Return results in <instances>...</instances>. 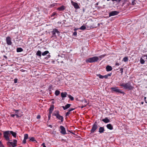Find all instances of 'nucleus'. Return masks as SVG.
Segmentation results:
<instances>
[{
  "instance_id": "obj_38",
  "label": "nucleus",
  "mask_w": 147,
  "mask_h": 147,
  "mask_svg": "<svg viewBox=\"0 0 147 147\" xmlns=\"http://www.w3.org/2000/svg\"><path fill=\"white\" fill-rule=\"evenodd\" d=\"M73 35L74 36H76L77 35V32L76 31L74 32L73 33Z\"/></svg>"
},
{
  "instance_id": "obj_36",
  "label": "nucleus",
  "mask_w": 147,
  "mask_h": 147,
  "mask_svg": "<svg viewBox=\"0 0 147 147\" xmlns=\"http://www.w3.org/2000/svg\"><path fill=\"white\" fill-rule=\"evenodd\" d=\"M56 14V12H53V14H52V15H51V17H53Z\"/></svg>"
},
{
  "instance_id": "obj_49",
  "label": "nucleus",
  "mask_w": 147,
  "mask_h": 147,
  "mask_svg": "<svg viewBox=\"0 0 147 147\" xmlns=\"http://www.w3.org/2000/svg\"><path fill=\"white\" fill-rule=\"evenodd\" d=\"M111 74H108L107 75V76L108 77V76H111Z\"/></svg>"
},
{
  "instance_id": "obj_45",
  "label": "nucleus",
  "mask_w": 147,
  "mask_h": 147,
  "mask_svg": "<svg viewBox=\"0 0 147 147\" xmlns=\"http://www.w3.org/2000/svg\"><path fill=\"white\" fill-rule=\"evenodd\" d=\"M42 146H43V147H46V146L45 145V144L44 143H43L42 144Z\"/></svg>"
},
{
  "instance_id": "obj_1",
  "label": "nucleus",
  "mask_w": 147,
  "mask_h": 147,
  "mask_svg": "<svg viewBox=\"0 0 147 147\" xmlns=\"http://www.w3.org/2000/svg\"><path fill=\"white\" fill-rule=\"evenodd\" d=\"M120 86H122L124 89L128 90H131L134 88V87L131 86V83L129 82L125 83L120 84Z\"/></svg>"
},
{
  "instance_id": "obj_57",
  "label": "nucleus",
  "mask_w": 147,
  "mask_h": 147,
  "mask_svg": "<svg viewBox=\"0 0 147 147\" xmlns=\"http://www.w3.org/2000/svg\"><path fill=\"white\" fill-rule=\"evenodd\" d=\"M121 0H118V1L119 2L121 1Z\"/></svg>"
},
{
  "instance_id": "obj_35",
  "label": "nucleus",
  "mask_w": 147,
  "mask_h": 147,
  "mask_svg": "<svg viewBox=\"0 0 147 147\" xmlns=\"http://www.w3.org/2000/svg\"><path fill=\"white\" fill-rule=\"evenodd\" d=\"M30 141H35L34 138L33 137H32L31 138H30Z\"/></svg>"
},
{
  "instance_id": "obj_10",
  "label": "nucleus",
  "mask_w": 147,
  "mask_h": 147,
  "mask_svg": "<svg viewBox=\"0 0 147 147\" xmlns=\"http://www.w3.org/2000/svg\"><path fill=\"white\" fill-rule=\"evenodd\" d=\"M60 129H61L60 132L62 134L65 135L66 134L65 129L64 127L62 126H60Z\"/></svg>"
},
{
  "instance_id": "obj_34",
  "label": "nucleus",
  "mask_w": 147,
  "mask_h": 147,
  "mask_svg": "<svg viewBox=\"0 0 147 147\" xmlns=\"http://www.w3.org/2000/svg\"><path fill=\"white\" fill-rule=\"evenodd\" d=\"M142 58L144 59H146V61H147V55H145L142 57Z\"/></svg>"
},
{
  "instance_id": "obj_55",
  "label": "nucleus",
  "mask_w": 147,
  "mask_h": 147,
  "mask_svg": "<svg viewBox=\"0 0 147 147\" xmlns=\"http://www.w3.org/2000/svg\"><path fill=\"white\" fill-rule=\"evenodd\" d=\"M69 111L68 112H71V110L70 109H69Z\"/></svg>"
},
{
  "instance_id": "obj_3",
  "label": "nucleus",
  "mask_w": 147,
  "mask_h": 147,
  "mask_svg": "<svg viewBox=\"0 0 147 147\" xmlns=\"http://www.w3.org/2000/svg\"><path fill=\"white\" fill-rule=\"evenodd\" d=\"M98 58L97 57H94L87 59L86 61L87 63H92L97 61L98 60Z\"/></svg>"
},
{
  "instance_id": "obj_54",
  "label": "nucleus",
  "mask_w": 147,
  "mask_h": 147,
  "mask_svg": "<svg viewBox=\"0 0 147 147\" xmlns=\"http://www.w3.org/2000/svg\"><path fill=\"white\" fill-rule=\"evenodd\" d=\"M112 0L113 1H118V0Z\"/></svg>"
},
{
  "instance_id": "obj_33",
  "label": "nucleus",
  "mask_w": 147,
  "mask_h": 147,
  "mask_svg": "<svg viewBox=\"0 0 147 147\" xmlns=\"http://www.w3.org/2000/svg\"><path fill=\"white\" fill-rule=\"evenodd\" d=\"M16 116L17 117H21L22 116V115L21 114H19L18 113L16 114Z\"/></svg>"
},
{
  "instance_id": "obj_22",
  "label": "nucleus",
  "mask_w": 147,
  "mask_h": 147,
  "mask_svg": "<svg viewBox=\"0 0 147 147\" xmlns=\"http://www.w3.org/2000/svg\"><path fill=\"white\" fill-rule=\"evenodd\" d=\"M17 51L18 52H22L23 51V49L21 48H18L17 49Z\"/></svg>"
},
{
  "instance_id": "obj_11",
  "label": "nucleus",
  "mask_w": 147,
  "mask_h": 147,
  "mask_svg": "<svg viewBox=\"0 0 147 147\" xmlns=\"http://www.w3.org/2000/svg\"><path fill=\"white\" fill-rule=\"evenodd\" d=\"M71 3L75 9H78L80 8V7L77 3L71 1Z\"/></svg>"
},
{
  "instance_id": "obj_44",
  "label": "nucleus",
  "mask_w": 147,
  "mask_h": 147,
  "mask_svg": "<svg viewBox=\"0 0 147 147\" xmlns=\"http://www.w3.org/2000/svg\"><path fill=\"white\" fill-rule=\"evenodd\" d=\"M14 111H15V113L16 114L18 113V110H14Z\"/></svg>"
},
{
  "instance_id": "obj_21",
  "label": "nucleus",
  "mask_w": 147,
  "mask_h": 147,
  "mask_svg": "<svg viewBox=\"0 0 147 147\" xmlns=\"http://www.w3.org/2000/svg\"><path fill=\"white\" fill-rule=\"evenodd\" d=\"M10 134H11L15 138L16 137V133L13 132L12 131H10Z\"/></svg>"
},
{
  "instance_id": "obj_5",
  "label": "nucleus",
  "mask_w": 147,
  "mask_h": 147,
  "mask_svg": "<svg viewBox=\"0 0 147 147\" xmlns=\"http://www.w3.org/2000/svg\"><path fill=\"white\" fill-rule=\"evenodd\" d=\"M17 142V140H14L13 142H7V144L9 147H15L16 146Z\"/></svg>"
},
{
  "instance_id": "obj_47",
  "label": "nucleus",
  "mask_w": 147,
  "mask_h": 147,
  "mask_svg": "<svg viewBox=\"0 0 147 147\" xmlns=\"http://www.w3.org/2000/svg\"><path fill=\"white\" fill-rule=\"evenodd\" d=\"M15 115H16V114L15 115H14V114H12L11 115V117H13Z\"/></svg>"
},
{
  "instance_id": "obj_50",
  "label": "nucleus",
  "mask_w": 147,
  "mask_h": 147,
  "mask_svg": "<svg viewBox=\"0 0 147 147\" xmlns=\"http://www.w3.org/2000/svg\"><path fill=\"white\" fill-rule=\"evenodd\" d=\"M119 63H116V64H115V65H116L119 66Z\"/></svg>"
},
{
  "instance_id": "obj_40",
  "label": "nucleus",
  "mask_w": 147,
  "mask_h": 147,
  "mask_svg": "<svg viewBox=\"0 0 147 147\" xmlns=\"http://www.w3.org/2000/svg\"><path fill=\"white\" fill-rule=\"evenodd\" d=\"M70 114V113L69 112H67V113L66 114L65 116H67L69 114Z\"/></svg>"
},
{
  "instance_id": "obj_52",
  "label": "nucleus",
  "mask_w": 147,
  "mask_h": 147,
  "mask_svg": "<svg viewBox=\"0 0 147 147\" xmlns=\"http://www.w3.org/2000/svg\"><path fill=\"white\" fill-rule=\"evenodd\" d=\"M78 29V28H75L74 29V30L75 31H76V30H77Z\"/></svg>"
},
{
  "instance_id": "obj_28",
  "label": "nucleus",
  "mask_w": 147,
  "mask_h": 147,
  "mask_svg": "<svg viewBox=\"0 0 147 147\" xmlns=\"http://www.w3.org/2000/svg\"><path fill=\"white\" fill-rule=\"evenodd\" d=\"M128 60V58L127 57H125L123 58V61L124 62H127Z\"/></svg>"
},
{
  "instance_id": "obj_20",
  "label": "nucleus",
  "mask_w": 147,
  "mask_h": 147,
  "mask_svg": "<svg viewBox=\"0 0 147 147\" xmlns=\"http://www.w3.org/2000/svg\"><path fill=\"white\" fill-rule=\"evenodd\" d=\"M65 7L64 6H62L61 7L58 8L57 9L59 11H62L65 9Z\"/></svg>"
},
{
  "instance_id": "obj_27",
  "label": "nucleus",
  "mask_w": 147,
  "mask_h": 147,
  "mask_svg": "<svg viewBox=\"0 0 147 147\" xmlns=\"http://www.w3.org/2000/svg\"><path fill=\"white\" fill-rule=\"evenodd\" d=\"M86 27L84 26H82L80 28V29L82 30H84L86 29Z\"/></svg>"
},
{
  "instance_id": "obj_25",
  "label": "nucleus",
  "mask_w": 147,
  "mask_h": 147,
  "mask_svg": "<svg viewBox=\"0 0 147 147\" xmlns=\"http://www.w3.org/2000/svg\"><path fill=\"white\" fill-rule=\"evenodd\" d=\"M145 61L144 60V59H143L142 58H141L140 59V63L142 64H143L144 63Z\"/></svg>"
},
{
  "instance_id": "obj_53",
  "label": "nucleus",
  "mask_w": 147,
  "mask_h": 147,
  "mask_svg": "<svg viewBox=\"0 0 147 147\" xmlns=\"http://www.w3.org/2000/svg\"><path fill=\"white\" fill-rule=\"evenodd\" d=\"M146 97H144V99L145 100V102H146V103H147V102H146V100H146Z\"/></svg>"
},
{
  "instance_id": "obj_2",
  "label": "nucleus",
  "mask_w": 147,
  "mask_h": 147,
  "mask_svg": "<svg viewBox=\"0 0 147 147\" xmlns=\"http://www.w3.org/2000/svg\"><path fill=\"white\" fill-rule=\"evenodd\" d=\"M53 115L56 116L57 118L61 120V122H63V118L62 116H61L59 114V112L58 111H54Z\"/></svg>"
},
{
  "instance_id": "obj_41",
  "label": "nucleus",
  "mask_w": 147,
  "mask_h": 147,
  "mask_svg": "<svg viewBox=\"0 0 147 147\" xmlns=\"http://www.w3.org/2000/svg\"><path fill=\"white\" fill-rule=\"evenodd\" d=\"M108 76H107V75H105V76H103V78H108Z\"/></svg>"
},
{
  "instance_id": "obj_56",
  "label": "nucleus",
  "mask_w": 147,
  "mask_h": 147,
  "mask_svg": "<svg viewBox=\"0 0 147 147\" xmlns=\"http://www.w3.org/2000/svg\"><path fill=\"white\" fill-rule=\"evenodd\" d=\"M2 135V134L0 133V137Z\"/></svg>"
},
{
  "instance_id": "obj_14",
  "label": "nucleus",
  "mask_w": 147,
  "mask_h": 147,
  "mask_svg": "<svg viewBox=\"0 0 147 147\" xmlns=\"http://www.w3.org/2000/svg\"><path fill=\"white\" fill-rule=\"evenodd\" d=\"M107 127L108 129L110 130H112L113 129V126L110 124H107Z\"/></svg>"
},
{
  "instance_id": "obj_4",
  "label": "nucleus",
  "mask_w": 147,
  "mask_h": 147,
  "mask_svg": "<svg viewBox=\"0 0 147 147\" xmlns=\"http://www.w3.org/2000/svg\"><path fill=\"white\" fill-rule=\"evenodd\" d=\"M3 137L7 141L9 140V137L10 135V131H5L3 133Z\"/></svg>"
},
{
  "instance_id": "obj_8",
  "label": "nucleus",
  "mask_w": 147,
  "mask_h": 147,
  "mask_svg": "<svg viewBox=\"0 0 147 147\" xmlns=\"http://www.w3.org/2000/svg\"><path fill=\"white\" fill-rule=\"evenodd\" d=\"M119 13V12L117 11H111L109 13V16L110 17L112 16H113L116 15H117Z\"/></svg>"
},
{
  "instance_id": "obj_31",
  "label": "nucleus",
  "mask_w": 147,
  "mask_h": 147,
  "mask_svg": "<svg viewBox=\"0 0 147 147\" xmlns=\"http://www.w3.org/2000/svg\"><path fill=\"white\" fill-rule=\"evenodd\" d=\"M28 138V135L27 134H26L24 135V139L27 140Z\"/></svg>"
},
{
  "instance_id": "obj_15",
  "label": "nucleus",
  "mask_w": 147,
  "mask_h": 147,
  "mask_svg": "<svg viewBox=\"0 0 147 147\" xmlns=\"http://www.w3.org/2000/svg\"><path fill=\"white\" fill-rule=\"evenodd\" d=\"M102 121L105 123H107L110 122V120L107 117H106L104 119H102Z\"/></svg>"
},
{
  "instance_id": "obj_29",
  "label": "nucleus",
  "mask_w": 147,
  "mask_h": 147,
  "mask_svg": "<svg viewBox=\"0 0 147 147\" xmlns=\"http://www.w3.org/2000/svg\"><path fill=\"white\" fill-rule=\"evenodd\" d=\"M68 96L69 98L71 99V100H74V98L73 97L71 96L70 95H68Z\"/></svg>"
},
{
  "instance_id": "obj_16",
  "label": "nucleus",
  "mask_w": 147,
  "mask_h": 147,
  "mask_svg": "<svg viewBox=\"0 0 147 147\" xmlns=\"http://www.w3.org/2000/svg\"><path fill=\"white\" fill-rule=\"evenodd\" d=\"M105 130L104 128L103 127H100L99 129V132L100 133H102L104 132Z\"/></svg>"
},
{
  "instance_id": "obj_48",
  "label": "nucleus",
  "mask_w": 147,
  "mask_h": 147,
  "mask_svg": "<svg viewBox=\"0 0 147 147\" xmlns=\"http://www.w3.org/2000/svg\"><path fill=\"white\" fill-rule=\"evenodd\" d=\"M120 71H121V73H122L123 72V69L121 68L120 69Z\"/></svg>"
},
{
  "instance_id": "obj_43",
  "label": "nucleus",
  "mask_w": 147,
  "mask_h": 147,
  "mask_svg": "<svg viewBox=\"0 0 147 147\" xmlns=\"http://www.w3.org/2000/svg\"><path fill=\"white\" fill-rule=\"evenodd\" d=\"M17 82V80L16 79H15L14 80V82L15 83H16Z\"/></svg>"
},
{
  "instance_id": "obj_24",
  "label": "nucleus",
  "mask_w": 147,
  "mask_h": 147,
  "mask_svg": "<svg viewBox=\"0 0 147 147\" xmlns=\"http://www.w3.org/2000/svg\"><path fill=\"white\" fill-rule=\"evenodd\" d=\"M49 53V51H45L44 52L42 53V55L43 56H45L47 54H48Z\"/></svg>"
},
{
  "instance_id": "obj_39",
  "label": "nucleus",
  "mask_w": 147,
  "mask_h": 147,
  "mask_svg": "<svg viewBox=\"0 0 147 147\" xmlns=\"http://www.w3.org/2000/svg\"><path fill=\"white\" fill-rule=\"evenodd\" d=\"M23 143L25 144L26 143V140L24 139L23 141Z\"/></svg>"
},
{
  "instance_id": "obj_46",
  "label": "nucleus",
  "mask_w": 147,
  "mask_h": 147,
  "mask_svg": "<svg viewBox=\"0 0 147 147\" xmlns=\"http://www.w3.org/2000/svg\"><path fill=\"white\" fill-rule=\"evenodd\" d=\"M86 106V105H83L81 106V108H83L84 107H85Z\"/></svg>"
},
{
  "instance_id": "obj_42",
  "label": "nucleus",
  "mask_w": 147,
  "mask_h": 147,
  "mask_svg": "<svg viewBox=\"0 0 147 147\" xmlns=\"http://www.w3.org/2000/svg\"><path fill=\"white\" fill-rule=\"evenodd\" d=\"M40 118V116L39 115H38L37 116V118L38 119H39Z\"/></svg>"
},
{
  "instance_id": "obj_32",
  "label": "nucleus",
  "mask_w": 147,
  "mask_h": 147,
  "mask_svg": "<svg viewBox=\"0 0 147 147\" xmlns=\"http://www.w3.org/2000/svg\"><path fill=\"white\" fill-rule=\"evenodd\" d=\"M97 76H98L100 78V79H103V76L101 75L100 74H97Z\"/></svg>"
},
{
  "instance_id": "obj_30",
  "label": "nucleus",
  "mask_w": 147,
  "mask_h": 147,
  "mask_svg": "<svg viewBox=\"0 0 147 147\" xmlns=\"http://www.w3.org/2000/svg\"><path fill=\"white\" fill-rule=\"evenodd\" d=\"M83 103H84V105H86V106L88 104V103L86 99H84L82 101Z\"/></svg>"
},
{
  "instance_id": "obj_12",
  "label": "nucleus",
  "mask_w": 147,
  "mask_h": 147,
  "mask_svg": "<svg viewBox=\"0 0 147 147\" xmlns=\"http://www.w3.org/2000/svg\"><path fill=\"white\" fill-rule=\"evenodd\" d=\"M7 43L9 45H11L12 42L11 38L9 37H7L6 38Z\"/></svg>"
},
{
  "instance_id": "obj_58",
  "label": "nucleus",
  "mask_w": 147,
  "mask_h": 147,
  "mask_svg": "<svg viewBox=\"0 0 147 147\" xmlns=\"http://www.w3.org/2000/svg\"><path fill=\"white\" fill-rule=\"evenodd\" d=\"M142 104H143V102H142Z\"/></svg>"
},
{
  "instance_id": "obj_23",
  "label": "nucleus",
  "mask_w": 147,
  "mask_h": 147,
  "mask_svg": "<svg viewBox=\"0 0 147 147\" xmlns=\"http://www.w3.org/2000/svg\"><path fill=\"white\" fill-rule=\"evenodd\" d=\"M41 52L40 51H38L36 53V55L37 56H38L39 57H41Z\"/></svg>"
},
{
  "instance_id": "obj_37",
  "label": "nucleus",
  "mask_w": 147,
  "mask_h": 147,
  "mask_svg": "<svg viewBox=\"0 0 147 147\" xmlns=\"http://www.w3.org/2000/svg\"><path fill=\"white\" fill-rule=\"evenodd\" d=\"M51 116V114L49 113V115H48L49 120L50 119Z\"/></svg>"
},
{
  "instance_id": "obj_19",
  "label": "nucleus",
  "mask_w": 147,
  "mask_h": 147,
  "mask_svg": "<svg viewBox=\"0 0 147 147\" xmlns=\"http://www.w3.org/2000/svg\"><path fill=\"white\" fill-rule=\"evenodd\" d=\"M54 109V106H51L49 109V113L51 114L53 111Z\"/></svg>"
},
{
  "instance_id": "obj_59",
  "label": "nucleus",
  "mask_w": 147,
  "mask_h": 147,
  "mask_svg": "<svg viewBox=\"0 0 147 147\" xmlns=\"http://www.w3.org/2000/svg\"><path fill=\"white\" fill-rule=\"evenodd\" d=\"M19 147H21V146H19Z\"/></svg>"
},
{
  "instance_id": "obj_13",
  "label": "nucleus",
  "mask_w": 147,
  "mask_h": 147,
  "mask_svg": "<svg viewBox=\"0 0 147 147\" xmlns=\"http://www.w3.org/2000/svg\"><path fill=\"white\" fill-rule=\"evenodd\" d=\"M70 106L71 104H67L66 105H65V106L64 107L63 106L62 107L63 108V109L64 110H65L69 108L70 107Z\"/></svg>"
},
{
  "instance_id": "obj_17",
  "label": "nucleus",
  "mask_w": 147,
  "mask_h": 147,
  "mask_svg": "<svg viewBox=\"0 0 147 147\" xmlns=\"http://www.w3.org/2000/svg\"><path fill=\"white\" fill-rule=\"evenodd\" d=\"M106 69L107 71H109L112 70V68L111 66L108 65L106 67Z\"/></svg>"
},
{
  "instance_id": "obj_26",
  "label": "nucleus",
  "mask_w": 147,
  "mask_h": 147,
  "mask_svg": "<svg viewBox=\"0 0 147 147\" xmlns=\"http://www.w3.org/2000/svg\"><path fill=\"white\" fill-rule=\"evenodd\" d=\"M60 94V91L58 90H56L55 91V94L56 96Z\"/></svg>"
},
{
  "instance_id": "obj_51",
  "label": "nucleus",
  "mask_w": 147,
  "mask_h": 147,
  "mask_svg": "<svg viewBox=\"0 0 147 147\" xmlns=\"http://www.w3.org/2000/svg\"><path fill=\"white\" fill-rule=\"evenodd\" d=\"M71 110V111L74 110L75 109L74 108H71L70 109Z\"/></svg>"
},
{
  "instance_id": "obj_6",
  "label": "nucleus",
  "mask_w": 147,
  "mask_h": 147,
  "mask_svg": "<svg viewBox=\"0 0 147 147\" xmlns=\"http://www.w3.org/2000/svg\"><path fill=\"white\" fill-rule=\"evenodd\" d=\"M111 89L112 90V91L115 92H117L120 93L121 94H124V92L122 91L120 89H118V87H112L111 88Z\"/></svg>"
},
{
  "instance_id": "obj_18",
  "label": "nucleus",
  "mask_w": 147,
  "mask_h": 147,
  "mask_svg": "<svg viewBox=\"0 0 147 147\" xmlns=\"http://www.w3.org/2000/svg\"><path fill=\"white\" fill-rule=\"evenodd\" d=\"M67 95V93L66 92H62L61 93V96L62 98H64L66 97Z\"/></svg>"
},
{
  "instance_id": "obj_7",
  "label": "nucleus",
  "mask_w": 147,
  "mask_h": 147,
  "mask_svg": "<svg viewBox=\"0 0 147 147\" xmlns=\"http://www.w3.org/2000/svg\"><path fill=\"white\" fill-rule=\"evenodd\" d=\"M98 124L96 122H95L93 125L92 128L91 130V133H93L98 128Z\"/></svg>"
},
{
  "instance_id": "obj_9",
  "label": "nucleus",
  "mask_w": 147,
  "mask_h": 147,
  "mask_svg": "<svg viewBox=\"0 0 147 147\" xmlns=\"http://www.w3.org/2000/svg\"><path fill=\"white\" fill-rule=\"evenodd\" d=\"M52 34H53V36H56L57 35H56V33L57 34L58 36H59L60 32L57 29H55L53 30V31H52Z\"/></svg>"
}]
</instances>
